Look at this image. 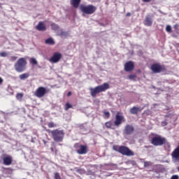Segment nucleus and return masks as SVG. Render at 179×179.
<instances>
[{
  "label": "nucleus",
  "instance_id": "obj_1",
  "mask_svg": "<svg viewBox=\"0 0 179 179\" xmlns=\"http://www.w3.org/2000/svg\"><path fill=\"white\" fill-rule=\"evenodd\" d=\"M113 150L120 153L121 155L127 157H133L134 156V152L130 150L127 146L125 145H114L113 146Z\"/></svg>",
  "mask_w": 179,
  "mask_h": 179
},
{
  "label": "nucleus",
  "instance_id": "obj_2",
  "mask_svg": "<svg viewBox=\"0 0 179 179\" xmlns=\"http://www.w3.org/2000/svg\"><path fill=\"white\" fill-rule=\"evenodd\" d=\"M108 89H110V85L107 83H105L103 85L96 86L94 88L90 87V95L92 96V98H95L96 97L97 94L101 92H104Z\"/></svg>",
  "mask_w": 179,
  "mask_h": 179
},
{
  "label": "nucleus",
  "instance_id": "obj_3",
  "mask_svg": "<svg viewBox=\"0 0 179 179\" xmlns=\"http://www.w3.org/2000/svg\"><path fill=\"white\" fill-rule=\"evenodd\" d=\"M26 66H27V57H20L14 64L15 70L17 73L24 72Z\"/></svg>",
  "mask_w": 179,
  "mask_h": 179
},
{
  "label": "nucleus",
  "instance_id": "obj_4",
  "mask_svg": "<svg viewBox=\"0 0 179 179\" xmlns=\"http://www.w3.org/2000/svg\"><path fill=\"white\" fill-rule=\"evenodd\" d=\"M151 135L153 137L151 138L150 143L154 146H162L166 143V138L155 134H152Z\"/></svg>",
  "mask_w": 179,
  "mask_h": 179
},
{
  "label": "nucleus",
  "instance_id": "obj_5",
  "mask_svg": "<svg viewBox=\"0 0 179 179\" xmlns=\"http://www.w3.org/2000/svg\"><path fill=\"white\" fill-rule=\"evenodd\" d=\"M48 132L52 135L54 141L62 142L64 136V132L63 130H48Z\"/></svg>",
  "mask_w": 179,
  "mask_h": 179
},
{
  "label": "nucleus",
  "instance_id": "obj_6",
  "mask_svg": "<svg viewBox=\"0 0 179 179\" xmlns=\"http://www.w3.org/2000/svg\"><path fill=\"white\" fill-rule=\"evenodd\" d=\"M97 8L95 6H93L92 4L85 6V5H80V10L85 14L87 15H92L94 13L96 10Z\"/></svg>",
  "mask_w": 179,
  "mask_h": 179
},
{
  "label": "nucleus",
  "instance_id": "obj_7",
  "mask_svg": "<svg viewBox=\"0 0 179 179\" xmlns=\"http://www.w3.org/2000/svg\"><path fill=\"white\" fill-rule=\"evenodd\" d=\"M151 70L154 73H160L166 71V68L164 65H161L159 63H155L151 66Z\"/></svg>",
  "mask_w": 179,
  "mask_h": 179
},
{
  "label": "nucleus",
  "instance_id": "obj_8",
  "mask_svg": "<svg viewBox=\"0 0 179 179\" xmlns=\"http://www.w3.org/2000/svg\"><path fill=\"white\" fill-rule=\"evenodd\" d=\"M62 58V53L59 52H55L53 53L52 56L50 58L49 61L50 62H52V64H57V62H59L60 59Z\"/></svg>",
  "mask_w": 179,
  "mask_h": 179
},
{
  "label": "nucleus",
  "instance_id": "obj_9",
  "mask_svg": "<svg viewBox=\"0 0 179 179\" xmlns=\"http://www.w3.org/2000/svg\"><path fill=\"white\" fill-rule=\"evenodd\" d=\"M46 94V89L44 87H39L34 92V96L38 99L44 97Z\"/></svg>",
  "mask_w": 179,
  "mask_h": 179
},
{
  "label": "nucleus",
  "instance_id": "obj_10",
  "mask_svg": "<svg viewBox=\"0 0 179 179\" xmlns=\"http://www.w3.org/2000/svg\"><path fill=\"white\" fill-rule=\"evenodd\" d=\"M124 122H125L124 117L123 115H120V113H117L115 116L114 126L119 127L122 124V123H123Z\"/></svg>",
  "mask_w": 179,
  "mask_h": 179
},
{
  "label": "nucleus",
  "instance_id": "obj_11",
  "mask_svg": "<svg viewBox=\"0 0 179 179\" xmlns=\"http://www.w3.org/2000/svg\"><path fill=\"white\" fill-rule=\"evenodd\" d=\"M3 164L5 166H10L12 165V162H13V158L12 156L8 155H3Z\"/></svg>",
  "mask_w": 179,
  "mask_h": 179
},
{
  "label": "nucleus",
  "instance_id": "obj_12",
  "mask_svg": "<svg viewBox=\"0 0 179 179\" xmlns=\"http://www.w3.org/2000/svg\"><path fill=\"white\" fill-rule=\"evenodd\" d=\"M88 152V148L86 145H80L76 149V152L80 155H86Z\"/></svg>",
  "mask_w": 179,
  "mask_h": 179
},
{
  "label": "nucleus",
  "instance_id": "obj_13",
  "mask_svg": "<svg viewBox=\"0 0 179 179\" xmlns=\"http://www.w3.org/2000/svg\"><path fill=\"white\" fill-rule=\"evenodd\" d=\"M135 64L134 62L129 61L124 64V71L126 72H131L134 70Z\"/></svg>",
  "mask_w": 179,
  "mask_h": 179
},
{
  "label": "nucleus",
  "instance_id": "obj_14",
  "mask_svg": "<svg viewBox=\"0 0 179 179\" xmlns=\"http://www.w3.org/2000/svg\"><path fill=\"white\" fill-rule=\"evenodd\" d=\"M134 132V128L132 125L127 124L125 126V128L124 129V134L125 135L130 136V135H132Z\"/></svg>",
  "mask_w": 179,
  "mask_h": 179
},
{
  "label": "nucleus",
  "instance_id": "obj_15",
  "mask_svg": "<svg viewBox=\"0 0 179 179\" xmlns=\"http://www.w3.org/2000/svg\"><path fill=\"white\" fill-rule=\"evenodd\" d=\"M143 109V108L133 106L130 108L129 112L131 115H137L138 113L142 112Z\"/></svg>",
  "mask_w": 179,
  "mask_h": 179
},
{
  "label": "nucleus",
  "instance_id": "obj_16",
  "mask_svg": "<svg viewBox=\"0 0 179 179\" xmlns=\"http://www.w3.org/2000/svg\"><path fill=\"white\" fill-rule=\"evenodd\" d=\"M144 24L145 26H148L150 27L152 24V19L150 15H147L145 17V19L144 20Z\"/></svg>",
  "mask_w": 179,
  "mask_h": 179
},
{
  "label": "nucleus",
  "instance_id": "obj_17",
  "mask_svg": "<svg viewBox=\"0 0 179 179\" xmlns=\"http://www.w3.org/2000/svg\"><path fill=\"white\" fill-rule=\"evenodd\" d=\"M36 29L38 31H45L46 30V27L43 22H39Z\"/></svg>",
  "mask_w": 179,
  "mask_h": 179
},
{
  "label": "nucleus",
  "instance_id": "obj_18",
  "mask_svg": "<svg viewBox=\"0 0 179 179\" xmlns=\"http://www.w3.org/2000/svg\"><path fill=\"white\" fill-rule=\"evenodd\" d=\"M171 156L176 160H179V145L172 152Z\"/></svg>",
  "mask_w": 179,
  "mask_h": 179
},
{
  "label": "nucleus",
  "instance_id": "obj_19",
  "mask_svg": "<svg viewBox=\"0 0 179 179\" xmlns=\"http://www.w3.org/2000/svg\"><path fill=\"white\" fill-rule=\"evenodd\" d=\"M80 2L81 0H70L71 5L75 8H78L79 7Z\"/></svg>",
  "mask_w": 179,
  "mask_h": 179
},
{
  "label": "nucleus",
  "instance_id": "obj_20",
  "mask_svg": "<svg viewBox=\"0 0 179 179\" xmlns=\"http://www.w3.org/2000/svg\"><path fill=\"white\" fill-rule=\"evenodd\" d=\"M105 126L106 129L115 130V127H113V124L112 121H108L105 123Z\"/></svg>",
  "mask_w": 179,
  "mask_h": 179
},
{
  "label": "nucleus",
  "instance_id": "obj_21",
  "mask_svg": "<svg viewBox=\"0 0 179 179\" xmlns=\"http://www.w3.org/2000/svg\"><path fill=\"white\" fill-rule=\"evenodd\" d=\"M29 77H30V74L29 73H22L19 76L20 80H27Z\"/></svg>",
  "mask_w": 179,
  "mask_h": 179
},
{
  "label": "nucleus",
  "instance_id": "obj_22",
  "mask_svg": "<svg viewBox=\"0 0 179 179\" xmlns=\"http://www.w3.org/2000/svg\"><path fill=\"white\" fill-rule=\"evenodd\" d=\"M45 43L48 45H53L55 44V41L52 38H48L45 41Z\"/></svg>",
  "mask_w": 179,
  "mask_h": 179
},
{
  "label": "nucleus",
  "instance_id": "obj_23",
  "mask_svg": "<svg viewBox=\"0 0 179 179\" xmlns=\"http://www.w3.org/2000/svg\"><path fill=\"white\" fill-rule=\"evenodd\" d=\"M173 29L176 31V33H177L178 34H179V22L176 23L174 26H173Z\"/></svg>",
  "mask_w": 179,
  "mask_h": 179
},
{
  "label": "nucleus",
  "instance_id": "obj_24",
  "mask_svg": "<svg viewBox=\"0 0 179 179\" xmlns=\"http://www.w3.org/2000/svg\"><path fill=\"white\" fill-rule=\"evenodd\" d=\"M29 62L32 65H37V64H38L37 60L35 58H33V57L29 59Z\"/></svg>",
  "mask_w": 179,
  "mask_h": 179
},
{
  "label": "nucleus",
  "instance_id": "obj_25",
  "mask_svg": "<svg viewBox=\"0 0 179 179\" xmlns=\"http://www.w3.org/2000/svg\"><path fill=\"white\" fill-rule=\"evenodd\" d=\"M103 114H104V119H109L110 117V114L108 111H103Z\"/></svg>",
  "mask_w": 179,
  "mask_h": 179
},
{
  "label": "nucleus",
  "instance_id": "obj_26",
  "mask_svg": "<svg viewBox=\"0 0 179 179\" xmlns=\"http://www.w3.org/2000/svg\"><path fill=\"white\" fill-rule=\"evenodd\" d=\"M56 126L57 125L54 122H48V127L50 129L55 128V127H56Z\"/></svg>",
  "mask_w": 179,
  "mask_h": 179
},
{
  "label": "nucleus",
  "instance_id": "obj_27",
  "mask_svg": "<svg viewBox=\"0 0 179 179\" xmlns=\"http://www.w3.org/2000/svg\"><path fill=\"white\" fill-rule=\"evenodd\" d=\"M16 99L17 100H22L23 99V94L22 93H17L16 95Z\"/></svg>",
  "mask_w": 179,
  "mask_h": 179
},
{
  "label": "nucleus",
  "instance_id": "obj_28",
  "mask_svg": "<svg viewBox=\"0 0 179 179\" xmlns=\"http://www.w3.org/2000/svg\"><path fill=\"white\" fill-rule=\"evenodd\" d=\"M51 27L52 30H58L59 29L58 25L55 23L51 24Z\"/></svg>",
  "mask_w": 179,
  "mask_h": 179
},
{
  "label": "nucleus",
  "instance_id": "obj_29",
  "mask_svg": "<svg viewBox=\"0 0 179 179\" xmlns=\"http://www.w3.org/2000/svg\"><path fill=\"white\" fill-rule=\"evenodd\" d=\"M136 78V76L135 74H131L128 76V79L129 80H134Z\"/></svg>",
  "mask_w": 179,
  "mask_h": 179
},
{
  "label": "nucleus",
  "instance_id": "obj_30",
  "mask_svg": "<svg viewBox=\"0 0 179 179\" xmlns=\"http://www.w3.org/2000/svg\"><path fill=\"white\" fill-rule=\"evenodd\" d=\"M73 106L69 103H66L65 110L67 111L69 109L72 108Z\"/></svg>",
  "mask_w": 179,
  "mask_h": 179
},
{
  "label": "nucleus",
  "instance_id": "obj_31",
  "mask_svg": "<svg viewBox=\"0 0 179 179\" xmlns=\"http://www.w3.org/2000/svg\"><path fill=\"white\" fill-rule=\"evenodd\" d=\"M54 176H55V179H62L58 172H55L54 173Z\"/></svg>",
  "mask_w": 179,
  "mask_h": 179
},
{
  "label": "nucleus",
  "instance_id": "obj_32",
  "mask_svg": "<svg viewBox=\"0 0 179 179\" xmlns=\"http://www.w3.org/2000/svg\"><path fill=\"white\" fill-rule=\"evenodd\" d=\"M152 166V162H144V167H149Z\"/></svg>",
  "mask_w": 179,
  "mask_h": 179
},
{
  "label": "nucleus",
  "instance_id": "obj_33",
  "mask_svg": "<svg viewBox=\"0 0 179 179\" xmlns=\"http://www.w3.org/2000/svg\"><path fill=\"white\" fill-rule=\"evenodd\" d=\"M16 59H17V57H16V56L10 57V61H11V62H15V61H16Z\"/></svg>",
  "mask_w": 179,
  "mask_h": 179
},
{
  "label": "nucleus",
  "instance_id": "obj_34",
  "mask_svg": "<svg viewBox=\"0 0 179 179\" xmlns=\"http://www.w3.org/2000/svg\"><path fill=\"white\" fill-rule=\"evenodd\" d=\"M0 57H8V53L6 52H1Z\"/></svg>",
  "mask_w": 179,
  "mask_h": 179
},
{
  "label": "nucleus",
  "instance_id": "obj_35",
  "mask_svg": "<svg viewBox=\"0 0 179 179\" xmlns=\"http://www.w3.org/2000/svg\"><path fill=\"white\" fill-rule=\"evenodd\" d=\"M166 31H168V33H171V27L170 25L166 26Z\"/></svg>",
  "mask_w": 179,
  "mask_h": 179
},
{
  "label": "nucleus",
  "instance_id": "obj_36",
  "mask_svg": "<svg viewBox=\"0 0 179 179\" xmlns=\"http://www.w3.org/2000/svg\"><path fill=\"white\" fill-rule=\"evenodd\" d=\"M171 179H179L178 175H173L171 178Z\"/></svg>",
  "mask_w": 179,
  "mask_h": 179
},
{
  "label": "nucleus",
  "instance_id": "obj_37",
  "mask_svg": "<svg viewBox=\"0 0 179 179\" xmlns=\"http://www.w3.org/2000/svg\"><path fill=\"white\" fill-rule=\"evenodd\" d=\"M3 83V79L0 77V85H2V84Z\"/></svg>",
  "mask_w": 179,
  "mask_h": 179
},
{
  "label": "nucleus",
  "instance_id": "obj_38",
  "mask_svg": "<svg viewBox=\"0 0 179 179\" xmlns=\"http://www.w3.org/2000/svg\"><path fill=\"white\" fill-rule=\"evenodd\" d=\"M142 1L145 3H148V2L151 1L152 0H142Z\"/></svg>",
  "mask_w": 179,
  "mask_h": 179
},
{
  "label": "nucleus",
  "instance_id": "obj_39",
  "mask_svg": "<svg viewBox=\"0 0 179 179\" xmlns=\"http://www.w3.org/2000/svg\"><path fill=\"white\" fill-rule=\"evenodd\" d=\"M71 96V92H69L68 94H67V96Z\"/></svg>",
  "mask_w": 179,
  "mask_h": 179
},
{
  "label": "nucleus",
  "instance_id": "obj_40",
  "mask_svg": "<svg viewBox=\"0 0 179 179\" xmlns=\"http://www.w3.org/2000/svg\"><path fill=\"white\" fill-rule=\"evenodd\" d=\"M127 17H130L131 16V13H127L126 15Z\"/></svg>",
  "mask_w": 179,
  "mask_h": 179
},
{
  "label": "nucleus",
  "instance_id": "obj_41",
  "mask_svg": "<svg viewBox=\"0 0 179 179\" xmlns=\"http://www.w3.org/2000/svg\"><path fill=\"white\" fill-rule=\"evenodd\" d=\"M80 171H84V170L78 169V172H80Z\"/></svg>",
  "mask_w": 179,
  "mask_h": 179
},
{
  "label": "nucleus",
  "instance_id": "obj_42",
  "mask_svg": "<svg viewBox=\"0 0 179 179\" xmlns=\"http://www.w3.org/2000/svg\"><path fill=\"white\" fill-rule=\"evenodd\" d=\"M164 123L165 124V125H167V122H164Z\"/></svg>",
  "mask_w": 179,
  "mask_h": 179
},
{
  "label": "nucleus",
  "instance_id": "obj_43",
  "mask_svg": "<svg viewBox=\"0 0 179 179\" xmlns=\"http://www.w3.org/2000/svg\"><path fill=\"white\" fill-rule=\"evenodd\" d=\"M51 150L53 152V148H51Z\"/></svg>",
  "mask_w": 179,
  "mask_h": 179
},
{
  "label": "nucleus",
  "instance_id": "obj_44",
  "mask_svg": "<svg viewBox=\"0 0 179 179\" xmlns=\"http://www.w3.org/2000/svg\"><path fill=\"white\" fill-rule=\"evenodd\" d=\"M178 172H179V166L178 167Z\"/></svg>",
  "mask_w": 179,
  "mask_h": 179
},
{
  "label": "nucleus",
  "instance_id": "obj_45",
  "mask_svg": "<svg viewBox=\"0 0 179 179\" xmlns=\"http://www.w3.org/2000/svg\"><path fill=\"white\" fill-rule=\"evenodd\" d=\"M22 179H26V178H22Z\"/></svg>",
  "mask_w": 179,
  "mask_h": 179
}]
</instances>
